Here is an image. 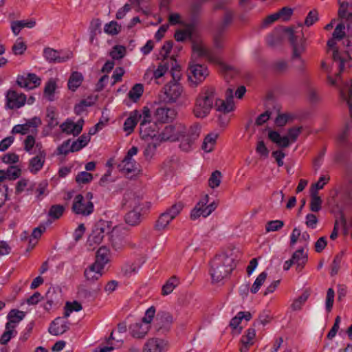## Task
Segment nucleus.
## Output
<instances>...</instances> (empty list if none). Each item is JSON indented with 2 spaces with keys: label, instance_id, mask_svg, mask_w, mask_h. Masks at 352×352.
<instances>
[{
  "label": "nucleus",
  "instance_id": "1",
  "mask_svg": "<svg viewBox=\"0 0 352 352\" xmlns=\"http://www.w3.org/2000/svg\"><path fill=\"white\" fill-rule=\"evenodd\" d=\"M235 257L232 252L217 254L210 263L209 273L212 282L219 283L227 278L236 267Z\"/></svg>",
  "mask_w": 352,
  "mask_h": 352
},
{
  "label": "nucleus",
  "instance_id": "2",
  "mask_svg": "<svg viewBox=\"0 0 352 352\" xmlns=\"http://www.w3.org/2000/svg\"><path fill=\"white\" fill-rule=\"evenodd\" d=\"M216 99L215 89L212 87H204L198 94L193 113L195 117L203 118L206 117L213 107Z\"/></svg>",
  "mask_w": 352,
  "mask_h": 352
},
{
  "label": "nucleus",
  "instance_id": "3",
  "mask_svg": "<svg viewBox=\"0 0 352 352\" xmlns=\"http://www.w3.org/2000/svg\"><path fill=\"white\" fill-rule=\"evenodd\" d=\"M200 133L201 126L199 124L195 123L190 126L184 124V133L178 135V140H177L179 142V149L185 153L194 150Z\"/></svg>",
  "mask_w": 352,
  "mask_h": 352
},
{
  "label": "nucleus",
  "instance_id": "4",
  "mask_svg": "<svg viewBox=\"0 0 352 352\" xmlns=\"http://www.w3.org/2000/svg\"><path fill=\"white\" fill-rule=\"evenodd\" d=\"M285 33L287 35L288 39L292 47V59H299L303 63V60L300 56L305 52V40L301 35L302 33L295 32L292 28H286L284 30Z\"/></svg>",
  "mask_w": 352,
  "mask_h": 352
},
{
  "label": "nucleus",
  "instance_id": "5",
  "mask_svg": "<svg viewBox=\"0 0 352 352\" xmlns=\"http://www.w3.org/2000/svg\"><path fill=\"white\" fill-rule=\"evenodd\" d=\"M138 148L137 146H132L128 151L123 160L118 164V168L120 172L128 175L139 170L138 164L133 159L137 155Z\"/></svg>",
  "mask_w": 352,
  "mask_h": 352
},
{
  "label": "nucleus",
  "instance_id": "6",
  "mask_svg": "<svg viewBox=\"0 0 352 352\" xmlns=\"http://www.w3.org/2000/svg\"><path fill=\"white\" fill-rule=\"evenodd\" d=\"M184 124L177 122L174 124L167 125L157 136L158 141L176 142L178 135L184 133Z\"/></svg>",
  "mask_w": 352,
  "mask_h": 352
},
{
  "label": "nucleus",
  "instance_id": "7",
  "mask_svg": "<svg viewBox=\"0 0 352 352\" xmlns=\"http://www.w3.org/2000/svg\"><path fill=\"white\" fill-rule=\"evenodd\" d=\"M72 210L76 214L88 216L94 211V204L91 201H85V197L78 194L74 199Z\"/></svg>",
  "mask_w": 352,
  "mask_h": 352
},
{
  "label": "nucleus",
  "instance_id": "8",
  "mask_svg": "<svg viewBox=\"0 0 352 352\" xmlns=\"http://www.w3.org/2000/svg\"><path fill=\"white\" fill-rule=\"evenodd\" d=\"M26 96L16 90L9 89L6 94V108L9 109H19L25 105Z\"/></svg>",
  "mask_w": 352,
  "mask_h": 352
},
{
  "label": "nucleus",
  "instance_id": "9",
  "mask_svg": "<svg viewBox=\"0 0 352 352\" xmlns=\"http://www.w3.org/2000/svg\"><path fill=\"white\" fill-rule=\"evenodd\" d=\"M129 206L133 210L125 215V222L131 226H135L141 222L142 207L138 198H134L129 201Z\"/></svg>",
  "mask_w": 352,
  "mask_h": 352
},
{
  "label": "nucleus",
  "instance_id": "10",
  "mask_svg": "<svg viewBox=\"0 0 352 352\" xmlns=\"http://www.w3.org/2000/svg\"><path fill=\"white\" fill-rule=\"evenodd\" d=\"M208 75L207 67L202 65L196 64L189 67L188 79L195 86L202 82Z\"/></svg>",
  "mask_w": 352,
  "mask_h": 352
},
{
  "label": "nucleus",
  "instance_id": "11",
  "mask_svg": "<svg viewBox=\"0 0 352 352\" xmlns=\"http://www.w3.org/2000/svg\"><path fill=\"white\" fill-rule=\"evenodd\" d=\"M165 100L168 102H176L182 96L183 88L182 85L176 82H170L164 87Z\"/></svg>",
  "mask_w": 352,
  "mask_h": 352
},
{
  "label": "nucleus",
  "instance_id": "12",
  "mask_svg": "<svg viewBox=\"0 0 352 352\" xmlns=\"http://www.w3.org/2000/svg\"><path fill=\"white\" fill-rule=\"evenodd\" d=\"M110 228L107 226V222L102 221L97 223L91 234L89 235V241L93 243L99 244L102 242L104 235L109 234Z\"/></svg>",
  "mask_w": 352,
  "mask_h": 352
},
{
  "label": "nucleus",
  "instance_id": "13",
  "mask_svg": "<svg viewBox=\"0 0 352 352\" xmlns=\"http://www.w3.org/2000/svg\"><path fill=\"white\" fill-rule=\"evenodd\" d=\"M41 80L35 74L29 73L26 76L19 75L16 78V84L23 88L32 89L40 85Z\"/></svg>",
  "mask_w": 352,
  "mask_h": 352
},
{
  "label": "nucleus",
  "instance_id": "14",
  "mask_svg": "<svg viewBox=\"0 0 352 352\" xmlns=\"http://www.w3.org/2000/svg\"><path fill=\"white\" fill-rule=\"evenodd\" d=\"M140 134L143 140H158L157 125L155 122L146 123L145 121H141L140 123Z\"/></svg>",
  "mask_w": 352,
  "mask_h": 352
},
{
  "label": "nucleus",
  "instance_id": "15",
  "mask_svg": "<svg viewBox=\"0 0 352 352\" xmlns=\"http://www.w3.org/2000/svg\"><path fill=\"white\" fill-rule=\"evenodd\" d=\"M67 318L58 317L53 320L49 327V332L53 336L62 335L69 329V322L67 320Z\"/></svg>",
  "mask_w": 352,
  "mask_h": 352
},
{
  "label": "nucleus",
  "instance_id": "16",
  "mask_svg": "<svg viewBox=\"0 0 352 352\" xmlns=\"http://www.w3.org/2000/svg\"><path fill=\"white\" fill-rule=\"evenodd\" d=\"M192 51L194 55L197 54L198 56L205 57L212 63H219L217 56L212 51L206 48L202 43H193Z\"/></svg>",
  "mask_w": 352,
  "mask_h": 352
},
{
  "label": "nucleus",
  "instance_id": "17",
  "mask_svg": "<svg viewBox=\"0 0 352 352\" xmlns=\"http://www.w3.org/2000/svg\"><path fill=\"white\" fill-rule=\"evenodd\" d=\"M61 52L50 47L44 49L43 55L50 63H63L71 58V53L66 56H61Z\"/></svg>",
  "mask_w": 352,
  "mask_h": 352
},
{
  "label": "nucleus",
  "instance_id": "18",
  "mask_svg": "<svg viewBox=\"0 0 352 352\" xmlns=\"http://www.w3.org/2000/svg\"><path fill=\"white\" fill-rule=\"evenodd\" d=\"M175 115L176 112L173 109L163 107L156 109L155 118L158 122H167L172 120Z\"/></svg>",
  "mask_w": 352,
  "mask_h": 352
},
{
  "label": "nucleus",
  "instance_id": "19",
  "mask_svg": "<svg viewBox=\"0 0 352 352\" xmlns=\"http://www.w3.org/2000/svg\"><path fill=\"white\" fill-rule=\"evenodd\" d=\"M46 153L41 151L35 157H32L29 162V170L31 173L35 174L38 173L43 166L45 161Z\"/></svg>",
  "mask_w": 352,
  "mask_h": 352
},
{
  "label": "nucleus",
  "instance_id": "20",
  "mask_svg": "<svg viewBox=\"0 0 352 352\" xmlns=\"http://www.w3.org/2000/svg\"><path fill=\"white\" fill-rule=\"evenodd\" d=\"M104 268L93 263L84 272V275L88 282L94 283L98 280L102 275Z\"/></svg>",
  "mask_w": 352,
  "mask_h": 352
},
{
  "label": "nucleus",
  "instance_id": "21",
  "mask_svg": "<svg viewBox=\"0 0 352 352\" xmlns=\"http://www.w3.org/2000/svg\"><path fill=\"white\" fill-rule=\"evenodd\" d=\"M166 343L163 340L152 338L148 340L145 345L144 352H164Z\"/></svg>",
  "mask_w": 352,
  "mask_h": 352
},
{
  "label": "nucleus",
  "instance_id": "22",
  "mask_svg": "<svg viewBox=\"0 0 352 352\" xmlns=\"http://www.w3.org/2000/svg\"><path fill=\"white\" fill-rule=\"evenodd\" d=\"M25 316V312L22 311L12 309L7 316L8 322L6 324V329H15L16 324L22 320Z\"/></svg>",
  "mask_w": 352,
  "mask_h": 352
},
{
  "label": "nucleus",
  "instance_id": "23",
  "mask_svg": "<svg viewBox=\"0 0 352 352\" xmlns=\"http://www.w3.org/2000/svg\"><path fill=\"white\" fill-rule=\"evenodd\" d=\"M291 258L294 264L296 265V270L300 271L307 262L308 256L304 249L300 248L294 252Z\"/></svg>",
  "mask_w": 352,
  "mask_h": 352
},
{
  "label": "nucleus",
  "instance_id": "24",
  "mask_svg": "<svg viewBox=\"0 0 352 352\" xmlns=\"http://www.w3.org/2000/svg\"><path fill=\"white\" fill-rule=\"evenodd\" d=\"M150 326L142 322H136L130 326V332L133 337L142 338L148 333Z\"/></svg>",
  "mask_w": 352,
  "mask_h": 352
},
{
  "label": "nucleus",
  "instance_id": "25",
  "mask_svg": "<svg viewBox=\"0 0 352 352\" xmlns=\"http://www.w3.org/2000/svg\"><path fill=\"white\" fill-rule=\"evenodd\" d=\"M256 336V331L254 328H249L246 331V334L243 336L241 338V346L240 348L241 352H247L249 347L254 344V338Z\"/></svg>",
  "mask_w": 352,
  "mask_h": 352
},
{
  "label": "nucleus",
  "instance_id": "26",
  "mask_svg": "<svg viewBox=\"0 0 352 352\" xmlns=\"http://www.w3.org/2000/svg\"><path fill=\"white\" fill-rule=\"evenodd\" d=\"M142 118V115L138 111H134L131 112L130 116L126 119L124 123V131L127 133H131L137 123L139 121V119Z\"/></svg>",
  "mask_w": 352,
  "mask_h": 352
},
{
  "label": "nucleus",
  "instance_id": "27",
  "mask_svg": "<svg viewBox=\"0 0 352 352\" xmlns=\"http://www.w3.org/2000/svg\"><path fill=\"white\" fill-rule=\"evenodd\" d=\"M109 261V250L105 246L100 247L97 252L94 264L102 268Z\"/></svg>",
  "mask_w": 352,
  "mask_h": 352
},
{
  "label": "nucleus",
  "instance_id": "28",
  "mask_svg": "<svg viewBox=\"0 0 352 352\" xmlns=\"http://www.w3.org/2000/svg\"><path fill=\"white\" fill-rule=\"evenodd\" d=\"M83 81V76L78 72H74L72 73L68 80V88L72 91H74L78 88Z\"/></svg>",
  "mask_w": 352,
  "mask_h": 352
},
{
  "label": "nucleus",
  "instance_id": "29",
  "mask_svg": "<svg viewBox=\"0 0 352 352\" xmlns=\"http://www.w3.org/2000/svg\"><path fill=\"white\" fill-rule=\"evenodd\" d=\"M173 219L172 217L165 211L160 214L156 221L155 225V230L158 231L165 230Z\"/></svg>",
  "mask_w": 352,
  "mask_h": 352
},
{
  "label": "nucleus",
  "instance_id": "30",
  "mask_svg": "<svg viewBox=\"0 0 352 352\" xmlns=\"http://www.w3.org/2000/svg\"><path fill=\"white\" fill-rule=\"evenodd\" d=\"M215 104L217 106V110L223 112V113H228L234 110V101L217 100L215 99Z\"/></svg>",
  "mask_w": 352,
  "mask_h": 352
},
{
  "label": "nucleus",
  "instance_id": "31",
  "mask_svg": "<svg viewBox=\"0 0 352 352\" xmlns=\"http://www.w3.org/2000/svg\"><path fill=\"white\" fill-rule=\"evenodd\" d=\"M179 283V280L175 276L170 277L162 286V294L163 296H167L173 292L175 288L178 286Z\"/></svg>",
  "mask_w": 352,
  "mask_h": 352
},
{
  "label": "nucleus",
  "instance_id": "32",
  "mask_svg": "<svg viewBox=\"0 0 352 352\" xmlns=\"http://www.w3.org/2000/svg\"><path fill=\"white\" fill-rule=\"evenodd\" d=\"M340 94L342 97L346 100L352 116V82L350 84L346 83L344 88L341 89Z\"/></svg>",
  "mask_w": 352,
  "mask_h": 352
},
{
  "label": "nucleus",
  "instance_id": "33",
  "mask_svg": "<svg viewBox=\"0 0 352 352\" xmlns=\"http://www.w3.org/2000/svg\"><path fill=\"white\" fill-rule=\"evenodd\" d=\"M322 201L318 196V192L316 190L311 192L309 205L310 210L314 212L320 211L322 208Z\"/></svg>",
  "mask_w": 352,
  "mask_h": 352
},
{
  "label": "nucleus",
  "instance_id": "34",
  "mask_svg": "<svg viewBox=\"0 0 352 352\" xmlns=\"http://www.w3.org/2000/svg\"><path fill=\"white\" fill-rule=\"evenodd\" d=\"M168 69V65L166 63H160L158 67L153 71L151 70H147L146 72L144 77L148 76L149 75H153V77L155 79H159L162 76H164V74L166 72V71Z\"/></svg>",
  "mask_w": 352,
  "mask_h": 352
},
{
  "label": "nucleus",
  "instance_id": "35",
  "mask_svg": "<svg viewBox=\"0 0 352 352\" xmlns=\"http://www.w3.org/2000/svg\"><path fill=\"white\" fill-rule=\"evenodd\" d=\"M56 293L54 288H50L45 294V298L46 303L43 305L45 310H50L54 305L55 300H56Z\"/></svg>",
  "mask_w": 352,
  "mask_h": 352
},
{
  "label": "nucleus",
  "instance_id": "36",
  "mask_svg": "<svg viewBox=\"0 0 352 352\" xmlns=\"http://www.w3.org/2000/svg\"><path fill=\"white\" fill-rule=\"evenodd\" d=\"M192 29L193 27L192 25H188L184 30H177L175 33L174 37L177 41H184L186 38H190L192 34Z\"/></svg>",
  "mask_w": 352,
  "mask_h": 352
},
{
  "label": "nucleus",
  "instance_id": "37",
  "mask_svg": "<svg viewBox=\"0 0 352 352\" xmlns=\"http://www.w3.org/2000/svg\"><path fill=\"white\" fill-rule=\"evenodd\" d=\"M217 134L210 133L206 136L202 144V149L206 152H210L216 142Z\"/></svg>",
  "mask_w": 352,
  "mask_h": 352
},
{
  "label": "nucleus",
  "instance_id": "38",
  "mask_svg": "<svg viewBox=\"0 0 352 352\" xmlns=\"http://www.w3.org/2000/svg\"><path fill=\"white\" fill-rule=\"evenodd\" d=\"M144 92V87L142 84H135L129 91L128 95L133 101H137Z\"/></svg>",
  "mask_w": 352,
  "mask_h": 352
},
{
  "label": "nucleus",
  "instance_id": "39",
  "mask_svg": "<svg viewBox=\"0 0 352 352\" xmlns=\"http://www.w3.org/2000/svg\"><path fill=\"white\" fill-rule=\"evenodd\" d=\"M65 207L63 205L56 204L50 207L48 216L53 219H58L63 214Z\"/></svg>",
  "mask_w": 352,
  "mask_h": 352
},
{
  "label": "nucleus",
  "instance_id": "40",
  "mask_svg": "<svg viewBox=\"0 0 352 352\" xmlns=\"http://www.w3.org/2000/svg\"><path fill=\"white\" fill-rule=\"evenodd\" d=\"M267 276V274L265 272H261L258 277L256 278L254 283H253L250 291L252 294H256L258 292L261 287L263 285L264 282L265 281Z\"/></svg>",
  "mask_w": 352,
  "mask_h": 352
},
{
  "label": "nucleus",
  "instance_id": "41",
  "mask_svg": "<svg viewBox=\"0 0 352 352\" xmlns=\"http://www.w3.org/2000/svg\"><path fill=\"white\" fill-rule=\"evenodd\" d=\"M61 131L67 134H72L74 136L78 135L79 133H77L76 130L75 122L71 120H66L60 126Z\"/></svg>",
  "mask_w": 352,
  "mask_h": 352
},
{
  "label": "nucleus",
  "instance_id": "42",
  "mask_svg": "<svg viewBox=\"0 0 352 352\" xmlns=\"http://www.w3.org/2000/svg\"><path fill=\"white\" fill-rule=\"evenodd\" d=\"M222 175L219 170H214L208 179V185L211 188L218 187L221 182Z\"/></svg>",
  "mask_w": 352,
  "mask_h": 352
},
{
  "label": "nucleus",
  "instance_id": "43",
  "mask_svg": "<svg viewBox=\"0 0 352 352\" xmlns=\"http://www.w3.org/2000/svg\"><path fill=\"white\" fill-rule=\"evenodd\" d=\"M104 30L108 34L116 35L120 32L121 25L116 21H112L104 25Z\"/></svg>",
  "mask_w": 352,
  "mask_h": 352
},
{
  "label": "nucleus",
  "instance_id": "44",
  "mask_svg": "<svg viewBox=\"0 0 352 352\" xmlns=\"http://www.w3.org/2000/svg\"><path fill=\"white\" fill-rule=\"evenodd\" d=\"M234 14L232 11H226L222 22L219 25L217 30L224 32L227 27L232 23Z\"/></svg>",
  "mask_w": 352,
  "mask_h": 352
},
{
  "label": "nucleus",
  "instance_id": "45",
  "mask_svg": "<svg viewBox=\"0 0 352 352\" xmlns=\"http://www.w3.org/2000/svg\"><path fill=\"white\" fill-rule=\"evenodd\" d=\"M126 54V48L122 45H116L110 52V56L113 60L122 58Z\"/></svg>",
  "mask_w": 352,
  "mask_h": 352
},
{
  "label": "nucleus",
  "instance_id": "46",
  "mask_svg": "<svg viewBox=\"0 0 352 352\" xmlns=\"http://www.w3.org/2000/svg\"><path fill=\"white\" fill-rule=\"evenodd\" d=\"M65 308V311L64 315L65 318H68L71 312L79 311L82 307L80 303L77 301H74L73 302H67Z\"/></svg>",
  "mask_w": 352,
  "mask_h": 352
},
{
  "label": "nucleus",
  "instance_id": "47",
  "mask_svg": "<svg viewBox=\"0 0 352 352\" xmlns=\"http://www.w3.org/2000/svg\"><path fill=\"white\" fill-rule=\"evenodd\" d=\"M284 226V222L281 220H272L266 223L265 230L267 232H275L280 230Z\"/></svg>",
  "mask_w": 352,
  "mask_h": 352
},
{
  "label": "nucleus",
  "instance_id": "48",
  "mask_svg": "<svg viewBox=\"0 0 352 352\" xmlns=\"http://www.w3.org/2000/svg\"><path fill=\"white\" fill-rule=\"evenodd\" d=\"M27 49V45L22 41L21 38H19L12 47V52L15 55L23 54Z\"/></svg>",
  "mask_w": 352,
  "mask_h": 352
},
{
  "label": "nucleus",
  "instance_id": "49",
  "mask_svg": "<svg viewBox=\"0 0 352 352\" xmlns=\"http://www.w3.org/2000/svg\"><path fill=\"white\" fill-rule=\"evenodd\" d=\"M158 140H152L149 142L144 151V155L146 159L151 158L155 153L156 148L159 145Z\"/></svg>",
  "mask_w": 352,
  "mask_h": 352
},
{
  "label": "nucleus",
  "instance_id": "50",
  "mask_svg": "<svg viewBox=\"0 0 352 352\" xmlns=\"http://www.w3.org/2000/svg\"><path fill=\"white\" fill-rule=\"evenodd\" d=\"M101 21L98 19H96L91 21L90 29H91V42L93 41L95 36L98 33H100Z\"/></svg>",
  "mask_w": 352,
  "mask_h": 352
},
{
  "label": "nucleus",
  "instance_id": "51",
  "mask_svg": "<svg viewBox=\"0 0 352 352\" xmlns=\"http://www.w3.org/2000/svg\"><path fill=\"white\" fill-rule=\"evenodd\" d=\"M6 172L8 179L14 180L20 177L21 170L17 166H11Z\"/></svg>",
  "mask_w": 352,
  "mask_h": 352
},
{
  "label": "nucleus",
  "instance_id": "52",
  "mask_svg": "<svg viewBox=\"0 0 352 352\" xmlns=\"http://www.w3.org/2000/svg\"><path fill=\"white\" fill-rule=\"evenodd\" d=\"M17 332L14 330V329H6L5 332L2 334L0 343L1 344H6L12 337H14L16 335Z\"/></svg>",
  "mask_w": 352,
  "mask_h": 352
},
{
  "label": "nucleus",
  "instance_id": "53",
  "mask_svg": "<svg viewBox=\"0 0 352 352\" xmlns=\"http://www.w3.org/2000/svg\"><path fill=\"white\" fill-rule=\"evenodd\" d=\"M93 179V176L91 173L87 171H82L79 173L76 177V182L78 184H87L90 182Z\"/></svg>",
  "mask_w": 352,
  "mask_h": 352
},
{
  "label": "nucleus",
  "instance_id": "54",
  "mask_svg": "<svg viewBox=\"0 0 352 352\" xmlns=\"http://www.w3.org/2000/svg\"><path fill=\"white\" fill-rule=\"evenodd\" d=\"M334 296L335 293L333 289L332 288L328 289L325 302L326 309L328 312H330L331 311L334 302Z\"/></svg>",
  "mask_w": 352,
  "mask_h": 352
},
{
  "label": "nucleus",
  "instance_id": "55",
  "mask_svg": "<svg viewBox=\"0 0 352 352\" xmlns=\"http://www.w3.org/2000/svg\"><path fill=\"white\" fill-rule=\"evenodd\" d=\"M344 30L345 25L344 23H340L338 24L333 32V38H336L338 40L342 39L346 35Z\"/></svg>",
  "mask_w": 352,
  "mask_h": 352
},
{
  "label": "nucleus",
  "instance_id": "56",
  "mask_svg": "<svg viewBox=\"0 0 352 352\" xmlns=\"http://www.w3.org/2000/svg\"><path fill=\"white\" fill-rule=\"evenodd\" d=\"M183 208V204L182 202H178L173 204L170 208L167 209L166 211L172 217L173 219H175V217L180 213Z\"/></svg>",
  "mask_w": 352,
  "mask_h": 352
},
{
  "label": "nucleus",
  "instance_id": "57",
  "mask_svg": "<svg viewBox=\"0 0 352 352\" xmlns=\"http://www.w3.org/2000/svg\"><path fill=\"white\" fill-rule=\"evenodd\" d=\"M92 104V102L87 100H82L78 104L75 105L74 111L77 115H80L86 110L87 107H91Z\"/></svg>",
  "mask_w": 352,
  "mask_h": 352
},
{
  "label": "nucleus",
  "instance_id": "58",
  "mask_svg": "<svg viewBox=\"0 0 352 352\" xmlns=\"http://www.w3.org/2000/svg\"><path fill=\"white\" fill-rule=\"evenodd\" d=\"M318 220L317 217L313 213H309L305 217V224L308 228L315 229L318 224Z\"/></svg>",
  "mask_w": 352,
  "mask_h": 352
},
{
  "label": "nucleus",
  "instance_id": "59",
  "mask_svg": "<svg viewBox=\"0 0 352 352\" xmlns=\"http://www.w3.org/2000/svg\"><path fill=\"white\" fill-rule=\"evenodd\" d=\"M318 20V14L316 10H311L305 21V24L307 26H311L316 21Z\"/></svg>",
  "mask_w": 352,
  "mask_h": 352
},
{
  "label": "nucleus",
  "instance_id": "60",
  "mask_svg": "<svg viewBox=\"0 0 352 352\" xmlns=\"http://www.w3.org/2000/svg\"><path fill=\"white\" fill-rule=\"evenodd\" d=\"M223 33V32L217 30L214 36V45L217 49H222L223 47L224 40Z\"/></svg>",
  "mask_w": 352,
  "mask_h": 352
},
{
  "label": "nucleus",
  "instance_id": "61",
  "mask_svg": "<svg viewBox=\"0 0 352 352\" xmlns=\"http://www.w3.org/2000/svg\"><path fill=\"white\" fill-rule=\"evenodd\" d=\"M339 4H340V8L338 10V16L340 18L342 19V17L346 16V14L349 10V8H352V3H349L348 2L343 1V2H340Z\"/></svg>",
  "mask_w": 352,
  "mask_h": 352
},
{
  "label": "nucleus",
  "instance_id": "62",
  "mask_svg": "<svg viewBox=\"0 0 352 352\" xmlns=\"http://www.w3.org/2000/svg\"><path fill=\"white\" fill-rule=\"evenodd\" d=\"M155 309L152 306L146 311L145 316L143 317L142 322L146 324L149 325L155 316Z\"/></svg>",
  "mask_w": 352,
  "mask_h": 352
},
{
  "label": "nucleus",
  "instance_id": "63",
  "mask_svg": "<svg viewBox=\"0 0 352 352\" xmlns=\"http://www.w3.org/2000/svg\"><path fill=\"white\" fill-rule=\"evenodd\" d=\"M287 63L285 60H280L274 63L273 69L275 72L281 73L287 70Z\"/></svg>",
  "mask_w": 352,
  "mask_h": 352
},
{
  "label": "nucleus",
  "instance_id": "64",
  "mask_svg": "<svg viewBox=\"0 0 352 352\" xmlns=\"http://www.w3.org/2000/svg\"><path fill=\"white\" fill-rule=\"evenodd\" d=\"M19 155L14 153H9L2 157V161L6 164H15L19 162Z\"/></svg>",
  "mask_w": 352,
  "mask_h": 352
}]
</instances>
